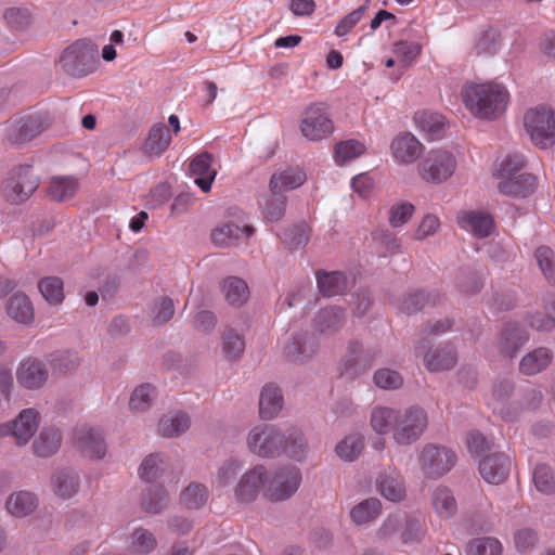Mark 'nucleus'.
Masks as SVG:
<instances>
[{"instance_id": "obj_1", "label": "nucleus", "mask_w": 555, "mask_h": 555, "mask_svg": "<svg viewBox=\"0 0 555 555\" xmlns=\"http://www.w3.org/2000/svg\"><path fill=\"white\" fill-rule=\"evenodd\" d=\"M468 112L478 119H499L507 109L511 94L507 87L496 80L468 82L461 90Z\"/></svg>"}, {"instance_id": "obj_13", "label": "nucleus", "mask_w": 555, "mask_h": 555, "mask_svg": "<svg viewBox=\"0 0 555 555\" xmlns=\"http://www.w3.org/2000/svg\"><path fill=\"white\" fill-rule=\"evenodd\" d=\"M48 127V124L39 115H27L11 119L5 128V134L10 142L22 144L29 142Z\"/></svg>"}, {"instance_id": "obj_58", "label": "nucleus", "mask_w": 555, "mask_h": 555, "mask_svg": "<svg viewBox=\"0 0 555 555\" xmlns=\"http://www.w3.org/2000/svg\"><path fill=\"white\" fill-rule=\"evenodd\" d=\"M367 10V4L360 5L358 9L353 10L346 16H344L334 29V34L337 37H344L349 34L356 25L363 18L365 12Z\"/></svg>"}, {"instance_id": "obj_6", "label": "nucleus", "mask_w": 555, "mask_h": 555, "mask_svg": "<svg viewBox=\"0 0 555 555\" xmlns=\"http://www.w3.org/2000/svg\"><path fill=\"white\" fill-rule=\"evenodd\" d=\"M96 56L95 46L89 40L80 39L63 51L60 64L68 75L81 77L94 70Z\"/></svg>"}, {"instance_id": "obj_17", "label": "nucleus", "mask_w": 555, "mask_h": 555, "mask_svg": "<svg viewBox=\"0 0 555 555\" xmlns=\"http://www.w3.org/2000/svg\"><path fill=\"white\" fill-rule=\"evenodd\" d=\"M509 467L511 459L502 452L489 454L479 463L481 477L492 485L503 482L508 476Z\"/></svg>"}, {"instance_id": "obj_27", "label": "nucleus", "mask_w": 555, "mask_h": 555, "mask_svg": "<svg viewBox=\"0 0 555 555\" xmlns=\"http://www.w3.org/2000/svg\"><path fill=\"white\" fill-rule=\"evenodd\" d=\"M306 181V173L298 168H288L274 173L270 179V191L274 195L299 188Z\"/></svg>"}, {"instance_id": "obj_47", "label": "nucleus", "mask_w": 555, "mask_h": 555, "mask_svg": "<svg viewBox=\"0 0 555 555\" xmlns=\"http://www.w3.org/2000/svg\"><path fill=\"white\" fill-rule=\"evenodd\" d=\"M157 545L156 538L146 529L138 528L130 535L129 548L132 553L149 554Z\"/></svg>"}, {"instance_id": "obj_35", "label": "nucleus", "mask_w": 555, "mask_h": 555, "mask_svg": "<svg viewBox=\"0 0 555 555\" xmlns=\"http://www.w3.org/2000/svg\"><path fill=\"white\" fill-rule=\"evenodd\" d=\"M190 424V417L186 413H168L160 418L158 433L164 437L180 436L189 429Z\"/></svg>"}, {"instance_id": "obj_52", "label": "nucleus", "mask_w": 555, "mask_h": 555, "mask_svg": "<svg viewBox=\"0 0 555 555\" xmlns=\"http://www.w3.org/2000/svg\"><path fill=\"white\" fill-rule=\"evenodd\" d=\"M155 397L156 391L151 384L140 385L133 390L130 397V409L133 411H145L150 408Z\"/></svg>"}, {"instance_id": "obj_23", "label": "nucleus", "mask_w": 555, "mask_h": 555, "mask_svg": "<svg viewBox=\"0 0 555 555\" xmlns=\"http://www.w3.org/2000/svg\"><path fill=\"white\" fill-rule=\"evenodd\" d=\"M460 228L477 237H486L493 230V220L490 215L479 211H462L457 215Z\"/></svg>"}, {"instance_id": "obj_25", "label": "nucleus", "mask_w": 555, "mask_h": 555, "mask_svg": "<svg viewBox=\"0 0 555 555\" xmlns=\"http://www.w3.org/2000/svg\"><path fill=\"white\" fill-rule=\"evenodd\" d=\"M553 351L546 347H539L525 354L519 362V371L524 375L532 376L546 370L553 361Z\"/></svg>"}, {"instance_id": "obj_21", "label": "nucleus", "mask_w": 555, "mask_h": 555, "mask_svg": "<svg viewBox=\"0 0 555 555\" xmlns=\"http://www.w3.org/2000/svg\"><path fill=\"white\" fill-rule=\"evenodd\" d=\"M379 493L388 501L400 502L405 498V487L400 472L388 468L376 480Z\"/></svg>"}, {"instance_id": "obj_57", "label": "nucleus", "mask_w": 555, "mask_h": 555, "mask_svg": "<svg viewBox=\"0 0 555 555\" xmlns=\"http://www.w3.org/2000/svg\"><path fill=\"white\" fill-rule=\"evenodd\" d=\"M163 459L159 454H151L144 459L140 468L139 475L145 481H154L163 473Z\"/></svg>"}, {"instance_id": "obj_34", "label": "nucleus", "mask_w": 555, "mask_h": 555, "mask_svg": "<svg viewBox=\"0 0 555 555\" xmlns=\"http://www.w3.org/2000/svg\"><path fill=\"white\" fill-rule=\"evenodd\" d=\"M221 291L227 302L234 307H241L249 297L247 283L237 276H229L223 280Z\"/></svg>"}, {"instance_id": "obj_33", "label": "nucleus", "mask_w": 555, "mask_h": 555, "mask_svg": "<svg viewBox=\"0 0 555 555\" xmlns=\"http://www.w3.org/2000/svg\"><path fill=\"white\" fill-rule=\"evenodd\" d=\"M79 188L75 177H52L48 184V196L55 202L73 198Z\"/></svg>"}, {"instance_id": "obj_18", "label": "nucleus", "mask_w": 555, "mask_h": 555, "mask_svg": "<svg viewBox=\"0 0 555 555\" xmlns=\"http://www.w3.org/2000/svg\"><path fill=\"white\" fill-rule=\"evenodd\" d=\"M74 444L87 456L101 459L105 455L106 447L101 433L86 425L75 430Z\"/></svg>"}, {"instance_id": "obj_28", "label": "nucleus", "mask_w": 555, "mask_h": 555, "mask_svg": "<svg viewBox=\"0 0 555 555\" xmlns=\"http://www.w3.org/2000/svg\"><path fill=\"white\" fill-rule=\"evenodd\" d=\"M283 406L281 389L273 385H266L259 398V414L263 420H271L279 414Z\"/></svg>"}, {"instance_id": "obj_48", "label": "nucleus", "mask_w": 555, "mask_h": 555, "mask_svg": "<svg viewBox=\"0 0 555 555\" xmlns=\"http://www.w3.org/2000/svg\"><path fill=\"white\" fill-rule=\"evenodd\" d=\"M363 438L359 435L347 436L336 446V454L344 461L352 462L359 457L363 450Z\"/></svg>"}, {"instance_id": "obj_16", "label": "nucleus", "mask_w": 555, "mask_h": 555, "mask_svg": "<svg viewBox=\"0 0 555 555\" xmlns=\"http://www.w3.org/2000/svg\"><path fill=\"white\" fill-rule=\"evenodd\" d=\"M423 149V144L410 132L399 133L390 143L392 157L397 163L403 165H410L416 162Z\"/></svg>"}, {"instance_id": "obj_50", "label": "nucleus", "mask_w": 555, "mask_h": 555, "mask_svg": "<svg viewBox=\"0 0 555 555\" xmlns=\"http://www.w3.org/2000/svg\"><path fill=\"white\" fill-rule=\"evenodd\" d=\"M501 542L491 537L477 538L467 544V555H501Z\"/></svg>"}, {"instance_id": "obj_8", "label": "nucleus", "mask_w": 555, "mask_h": 555, "mask_svg": "<svg viewBox=\"0 0 555 555\" xmlns=\"http://www.w3.org/2000/svg\"><path fill=\"white\" fill-rule=\"evenodd\" d=\"M428 426L426 411L420 406H410L399 411V421L393 430V440L400 446H410L417 441Z\"/></svg>"}, {"instance_id": "obj_55", "label": "nucleus", "mask_w": 555, "mask_h": 555, "mask_svg": "<svg viewBox=\"0 0 555 555\" xmlns=\"http://www.w3.org/2000/svg\"><path fill=\"white\" fill-rule=\"evenodd\" d=\"M286 198L284 195L273 193L262 206V214L268 222L279 221L285 212Z\"/></svg>"}, {"instance_id": "obj_43", "label": "nucleus", "mask_w": 555, "mask_h": 555, "mask_svg": "<svg viewBox=\"0 0 555 555\" xmlns=\"http://www.w3.org/2000/svg\"><path fill=\"white\" fill-rule=\"evenodd\" d=\"M38 289L43 298L52 305L61 304L64 298V283L59 276H46L39 280Z\"/></svg>"}, {"instance_id": "obj_11", "label": "nucleus", "mask_w": 555, "mask_h": 555, "mask_svg": "<svg viewBox=\"0 0 555 555\" xmlns=\"http://www.w3.org/2000/svg\"><path fill=\"white\" fill-rule=\"evenodd\" d=\"M300 131L310 141H319L332 134L334 125L323 104L309 105L300 120Z\"/></svg>"}, {"instance_id": "obj_63", "label": "nucleus", "mask_w": 555, "mask_h": 555, "mask_svg": "<svg viewBox=\"0 0 555 555\" xmlns=\"http://www.w3.org/2000/svg\"><path fill=\"white\" fill-rule=\"evenodd\" d=\"M400 537L404 544L418 542L423 537L422 525L420 520L405 514V519L402 524Z\"/></svg>"}, {"instance_id": "obj_31", "label": "nucleus", "mask_w": 555, "mask_h": 555, "mask_svg": "<svg viewBox=\"0 0 555 555\" xmlns=\"http://www.w3.org/2000/svg\"><path fill=\"white\" fill-rule=\"evenodd\" d=\"M38 506L37 496L29 491L12 493L7 502V511L14 517H25L31 514Z\"/></svg>"}, {"instance_id": "obj_56", "label": "nucleus", "mask_w": 555, "mask_h": 555, "mask_svg": "<svg viewBox=\"0 0 555 555\" xmlns=\"http://www.w3.org/2000/svg\"><path fill=\"white\" fill-rule=\"evenodd\" d=\"M534 256L545 279L551 283H555V262L553 250L547 246H541L537 248Z\"/></svg>"}, {"instance_id": "obj_9", "label": "nucleus", "mask_w": 555, "mask_h": 555, "mask_svg": "<svg viewBox=\"0 0 555 555\" xmlns=\"http://www.w3.org/2000/svg\"><path fill=\"white\" fill-rule=\"evenodd\" d=\"M301 482V473L296 466L279 468L266 485L263 495L271 502H283L292 498Z\"/></svg>"}, {"instance_id": "obj_14", "label": "nucleus", "mask_w": 555, "mask_h": 555, "mask_svg": "<svg viewBox=\"0 0 555 555\" xmlns=\"http://www.w3.org/2000/svg\"><path fill=\"white\" fill-rule=\"evenodd\" d=\"M268 472L263 465H256L246 470L234 487V498L240 503H251L266 488Z\"/></svg>"}, {"instance_id": "obj_37", "label": "nucleus", "mask_w": 555, "mask_h": 555, "mask_svg": "<svg viewBox=\"0 0 555 555\" xmlns=\"http://www.w3.org/2000/svg\"><path fill=\"white\" fill-rule=\"evenodd\" d=\"M431 503L435 512L441 518H450L457 511L456 500L452 491L443 486L435 489Z\"/></svg>"}, {"instance_id": "obj_40", "label": "nucleus", "mask_w": 555, "mask_h": 555, "mask_svg": "<svg viewBox=\"0 0 555 555\" xmlns=\"http://www.w3.org/2000/svg\"><path fill=\"white\" fill-rule=\"evenodd\" d=\"M345 315L340 308H324L314 319V328L320 333H328L340 328L344 324Z\"/></svg>"}, {"instance_id": "obj_2", "label": "nucleus", "mask_w": 555, "mask_h": 555, "mask_svg": "<svg viewBox=\"0 0 555 555\" xmlns=\"http://www.w3.org/2000/svg\"><path fill=\"white\" fill-rule=\"evenodd\" d=\"M247 447L253 454L260 457H274L286 453L299 460L305 453L306 443L297 430H292L286 436L272 425H258L250 429Z\"/></svg>"}, {"instance_id": "obj_54", "label": "nucleus", "mask_w": 555, "mask_h": 555, "mask_svg": "<svg viewBox=\"0 0 555 555\" xmlns=\"http://www.w3.org/2000/svg\"><path fill=\"white\" fill-rule=\"evenodd\" d=\"M533 482L538 491L551 494L555 492V477L546 465H538L533 472Z\"/></svg>"}, {"instance_id": "obj_4", "label": "nucleus", "mask_w": 555, "mask_h": 555, "mask_svg": "<svg viewBox=\"0 0 555 555\" xmlns=\"http://www.w3.org/2000/svg\"><path fill=\"white\" fill-rule=\"evenodd\" d=\"M39 182V178L34 173L31 166H15L8 171L1 181V197L10 205H22L34 195Z\"/></svg>"}, {"instance_id": "obj_30", "label": "nucleus", "mask_w": 555, "mask_h": 555, "mask_svg": "<svg viewBox=\"0 0 555 555\" xmlns=\"http://www.w3.org/2000/svg\"><path fill=\"white\" fill-rule=\"evenodd\" d=\"M399 421V410L388 406H375L371 412L370 424L372 429L380 435L392 433Z\"/></svg>"}, {"instance_id": "obj_7", "label": "nucleus", "mask_w": 555, "mask_h": 555, "mask_svg": "<svg viewBox=\"0 0 555 555\" xmlns=\"http://www.w3.org/2000/svg\"><path fill=\"white\" fill-rule=\"evenodd\" d=\"M455 156L446 150H431L417 165L420 177L429 183H442L451 178L456 169Z\"/></svg>"}, {"instance_id": "obj_53", "label": "nucleus", "mask_w": 555, "mask_h": 555, "mask_svg": "<svg viewBox=\"0 0 555 555\" xmlns=\"http://www.w3.org/2000/svg\"><path fill=\"white\" fill-rule=\"evenodd\" d=\"M414 205L409 202L393 204L388 211V221L392 228H400L409 222L414 214Z\"/></svg>"}, {"instance_id": "obj_36", "label": "nucleus", "mask_w": 555, "mask_h": 555, "mask_svg": "<svg viewBox=\"0 0 555 555\" xmlns=\"http://www.w3.org/2000/svg\"><path fill=\"white\" fill-rule=\"evenodd\" d=\"M172 135L164 124L154 126L144 143V151L150 155H160L170 145Z\"/></svg>"}, {"instance_id": "obj_15", "label": "nucleus", "mask_w": 555, "mask_h": 555, "mask_svg": "<svg viewBox=\"0 0 555 555\" xmlns=\"http://www.w3.org/2000/svg\"><path fill=\"white\" fill-rule=\"evenodd\" d=\"M426 339H422L415 347L417 357H423L424 365L430 372H440L452 369L456 363V353L454 348L446 346L444 348H436L424 353L426 348Z\"/></svg>"}, {"instance_id": "obj_49", "label": "nucleus", "mask_w": 555, "mask_h": 555, "mask_svg": "<svg viewBox=\"0 0 555 555\" xmlns=\"http://www.w3.org/2000/svg\"><path fill=\"white\" fill-rule=\"evenodd\" d=\"M422 47L415 42L399 41L393 46V54L403 69L409 68L421 54Z\"/></svg>"}, {"instance_id": "obj_29", "label": "nucleus", "mask_w": 555, "mask_h": 555, "mask_svg": "<svg viewBox=\"0 0 555 555\" xmlns=\"http://www.w3.org/2000/svg\"><path fill=\"white\" fill-rule=\"evenodd\" d=\"M255 233L251 225L240 227L235 223H224L211 232V240L218 246H230L242 236L250 237Z\"/></svg>"}, {"instance_id": "obj_24", "label": "nucleus", "mask_w": 555, "mask_h": 555, "mask_svg": "<svg viewBox=\"0 0 555 555\" xmlns=\"http://www.w3.org/2000/svg\"><path fill=\"white\" fill-rule=\"evenodd\" d=\"M318 350L315 338L307 333L294 335L284 347L285 357L293 362H302Z\"/></svg>"}, {"instance_id": "obj_51", "label": "nucleus", "mask_w": 555, "mask_h": 555, "mask_svg": "<svg viewBox=\"0 0 555 555\" xmlns=\"http://www.w3.org/2000/svg\"><path fill=\"white\" fill-rule=\"evenodd\" d=\"M245 349V340L243 336L234 330L229 328L223 333L222 351L230 360H235L242 356Z\"/></svg>"}, {"instance_id": "obj_5", "label": "nucleus", "mask_w": 555, "mask_h": 555, "mask_svg": "<svg viewBox=\"0 0 555 555\" xmlns=\"http://www.w3.org/2000/svg\"><path fill=\"white\" fill-rule=\"evenodd\" d=\"M524 126L534 145L547 149L555 143V111L546 105L528 109Z\"/></svg>"}, {"instance_id": "obj_60", "label": "nucleus", "mask_w": 555, "mask_h": 555, "mask_svg": "<svg viewBox=\"0 0 555 555\" xmlns=\"http://www.w3.org/2000/svg\"><path fill=\"white\" fill-rule=\"evenodd\" d=\"M429 302L435 305L436 299H431L429 295H425L423 292L416 291L414 293H410L402 299L400 309L405 313H413L418 311L421 308L425 307Z\"/></svg>"}, {"instance_id": "obj_46", "label": "nucleus", "mask_w": 555, "mask_h": 555, "mask_svg": "<svg viewBox=\"0 0 555 555\" xmlns=\"http://www.w3.org/2000/svg\"><path fill=\"white\" fill-rule=\"evenodd\" d=\"M3 18L13 31H24L33 23V14L27 8H9L4 11Z\"/></svg>"}, {"instance_id": "obj_41", "label": "nucleus", "mask_w": 555, "mask_h": 555, "mask_svg": "<svg viewBox=\"0 0 555 555\" xmlns=\"http://www.w3.org/2000/svg\"><path fill=\"white\" fill-rule=\"evenodd\" d=\"M382 513V503L376 498H369L350 511L352 521L360 526L375 520Z\"/></svg>"}, {"instance_id": "obj_64", "label": "nucleus", "mask_w": 555, "mask_h": 555, "mask_svg": "<svg viewBox=\"0 0 555 555\" xmlns=\"http://www.w3.org/2000/svg\"><path fill=\"white\" fill-rule=\"evenodd\" d=\"M405 513L389 514L377 531V535L387 539L401 531Z\"/></svg>"}, {"instance_id": "obj_42", "label": "nucleus", "mask_w": 555, "mask_h": 555, "mask_svg": "<svg viewBox=\"0 0 555 555\" xmlns=\"http://www.w3.org/2000/svg\"><path fill=\"white\" fill-rule=\"evenodd\" d=\"M209 498L206 486L197 482L190 483L180 495V503L189 509H197L204 506Z\"/></svg>"}, {"instance_id": "obj_20", "label": "nucleus", "mask_w": 555, "mask_h": 555, "mask_svg": "<svg viewBox=\"0 0 555 555\" xmlns=\"http://www.w3.org/2000/svg\"><path fill=\"white\" fill-rule=\"evenodd\" d=\"M416 128L428 139L439 140L443 137L447 129L444 116L429 111H420L413 117Z\"/></svg>"}, {"instance_id": "obj_3", "label": "nucleus", "mask_w": 555, "mask_h": 555, "mask_svg": "<svg viewBox=\"0 0 555 555\" xmlns=\"http://www.w3.org/2000/svg\"><path fill=\"white\" fill-rule=\"evenodd\" d=\"M525 159L519 154L505 156L493 171L501 194L513 197H526L531 194L537 184L535 177L521 172Z\"/></svg>"}, {"instance_id": "obj_32", "label": "nucleus", "mask_w": 555, "mask_h": 555, "mask_svg": "<svg viewBox=\"0 0 555 555\" xmlns=\"http://www.w3.org/2000/svg\"><path fill=\"white\" fill-rule=\"evenodd\" d=\"M8 314L22 324L31 323L34 320V307L27 295L15 293L7 304Z\"/></svg>"}, {"instance_id": "obj_12", "label": "nucleus", "mask_w": 555, "mask_h": 555, "mask_svg": "<svg viewBox=\"0 0 555 555\" xmlns=\"http://www.w3.org/2000/svg\"><path fill=\"white\" fill-rule=\"evenodd\" d=\"M39 422L40 414L37 410L25 409L14 421L0 425V436H12L18 446H24L38 429Z\"/></svg>"}, {"instance_id": "obj_38", "label": "nucleus", "mask_w": 555, "mask_h": 555, "mask_svg": "<svg viewBox=\"0 0 555 555\" xmlns=\"http://www.w3.org/2000/svg\"><path fill=\"white\" fill-rule=\"evenodd\" d=\"M319 291L327 297L341 294L347 287V279L341 272H318Z\"/></svg>"}, {"instance_id": "obj_61", "label": "nucleus", "mask_w": 555, "mask_h": 555, "mask_svg": "<svg viewBox=\"0 0 555 555\" xmlns=\"http://www.w3.org/2000/svg\"><path fill=\"white\" fill-rule=\"evenodd\" d=\"M374 383L383 389H397L402 385L403 379L397 371L379 369L374 374Z\"/></svg>"}, {"instance_id": "obj_59", "label": "nucleus", "mask_w": 555, "mask_h": 555, "mask_svg": "<svg viewBox=\"0 0 555 555\" xmlns=\"http://www.w3.org/2000/svg\"><path fill=\"white\" fill-rule=\"evenodd\" d=\"M555 304L551 308L545 307L543 311L534 312L529 319V325L537 331L548 332L555 326Z\"/></svg>"}, {"instance_id": "obj_44", "label": "nucleus", "mask_w": 555, "mask_h": 555, "mask_svg": "<svg viewBox=\"0 0 555 555\" xmlns=\"http://www.w3.org/2000/svg\"><path fill=\"white\" fill-rule=\"evenodd\" d=\"M365 152V145L358 140H346L336 143L334 147V159L339 166H343Z\"/></svg>"}, {"instance_id": "obj_22", "label": "nucleus", "mask_w": 555, "mask_h": 555, "mask_svg": "<svg viewBox=\"0 0 555 555\" xmlns=\"http://www.w3.org/2000/svg\"><path fill=\"white\" fill-rule=\"evenodd\" d=\"M528 341V335L516 323H508L499 336L498 348L504 357L513 358Z\"/></svg>"}, {"instance_id": "obj_62", "label": "nucleus", "mask_w": 555, "mask_h": 555, "mask_svg": "<svg viewBox=\"0 0 555 555\" xmlns=\"http://www.w3.org/2000/svg\"><path fill=\"white\" fill-rule=\"evenodd\" d=\"M175 313V305L171 298L162 297L152 309V319L154 324H164L168 322Z\"/></svg>"}, {"instance_id": "obj_45", "label": "nucleus", "mask_w": 555, "mask_h": 555, "mask_svg": "<svg viewBox=\"0 0 555 555\" xmlns=\"http://www.w3.org/2000/svg\"><path fill=\"white\" fill-rule=\"evenodd\" d=\"M52 483L56 495L62 499H69L77 492L79 480L75 474L61 472L53 476Z\"/></svg>"}, {"instance_id": "obj_19", "label": "nucleus", "mask_w": 555, "mask_h": 555, "mask_svg": "<svg viewBox=\"0 0 555 555\" xmlns=\"http://www.w3.org/2000/svg\"><path fill=\"white\" fill-rule=\"evenodd\" d=\"M48 376L49 373L46 364L38 359L28 358L22 361L16 371L18 384L27 389H38L42 387Z\"/></svg>"}, {"instance_id": "obj_39", "label": "nucleus", "mask_w": 555, "mask_h": 555, "mask_svg": "<svg viewBox=\"0 0 555 555\" xmlns=\"http://www.w3.org/2000/svg\"><path fill=\"white\" fill-rule=\"evenodd\" d=\"M61 446V434L54 427L43 428L34 441V451L39 456L54 454Z\"/></svg>"}, {"instance_id": "obj_10", "label": "nucleus", "mask_w": 555, "mask_h": 555, "mask_svg": "<svg viewBox=\"0 0 555 555\" xmlns=\"http://www.w3.org/2000/svg\"><path fill=\"white\" fill-rule=\"evenodd\" d=\"M418 461L424 475L436 478L444 475L455 465L456 455L446 447L428 443L423 447Z\"/></svg>"}, {"instance_id": "obj_26", "label": "nucleus", "mask_w": 555, "mask_h": 555, "mask_svg": "<svg viewBox=\"0 0 555 555\" xmlns=\"http://www.w3.org/2000/svg\"><path fill=\"white\" fill-rule=\"evenodd\" d=\"M190 171L196 176L194 183L203 192H209L217 175V171L211 168L210 154L202 153L194 157L190 163Z\"/></svg>"}]
</instances>
